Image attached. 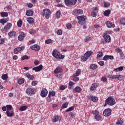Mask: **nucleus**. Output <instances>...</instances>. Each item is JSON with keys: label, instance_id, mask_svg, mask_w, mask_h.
Returning a JSON list of instances; mask_svg holds the SVG:
<instances>
[{"label": "nucleus", "instance_id": "f257e3e1", "mask_svg": "<svg viewBox=\"0 0 125 125\" xmlns=\"http://www.w3.org/2000/svg\"><path fill=\"white\" fill-rule=\"evenodd\" d=\"M77 18L78 20V23L79 25L83 26V29H86V26H85V24H86V22H85L86 16H78L77 17Z\"/></svg>", "mask_w": 125, "mask_h": 125}, {"label": "nucleus", "instance_id": "f03ea898", "mask_svg": "<svg viewBox=\"0 0 125 125\" xmlns=\"http://www.w3.org/2000/svg\"><path fill=\"white\" fill-rule=\"evenodd\" d=\"M52 55L57 59H63V58H65V56L61 55V54H60V53L56 49H54L53 51L52 52Z\"/></svg>", "mask_w": 125, "mask_h": 125}, {"label": "nucleus", "instance_id": "7ed1b4c3", "mask_svg": "<svg viewBox=\"0 0 125 125\" xmlns=\"http://www.w3.org/2000/svg\"><path fill=\"white\" fill-rule=\"evenodd\" d=\"M51 14V11L48 9H45L43 10L42 15L45 16L46 19H49L50 15Z\"/></svg>", "mask_w": 125, "mask_h": 125}, {"label": "nucleus", "instance_id": "20e7f679", "mask_svg": "<svg viewBox=\"0 0 125 125\" xmlns=\"http://www.w3.org/2000/svg\"><path fill=\"white\" fill-rule=\"evenodd\" d=\"M106 103H107L109 106H114V104H116V101L114 98L109 97L106 100Z\"/></svg>", "mask_w": 125, "mask_h": 125}, {"label": "nucleus", "instance_id": "39448f33", "mask_svg": "<svg viewBox=\"0 0 125 125\" xmlns=\"http://www.w3.org/2000/svg\"><path fill=\"white\" fill-rule=\"evenodd\" d=\"M26 93L30 96L33 95V94H35V89L33 88H29L26 89Z\"/></svg>", "mask_w": 125, "mask_h": 125}, {"label": "nucleus", "instance_id": "423d86ee", "mask_svg": "<svg viewBox=\"0 0 125 125\" xmlns=\"http://www.w3.org/2000/svg\"><path fill=\"white\" fill-rule=\"evenodd\" d=\"M111 114H112V110L109 108L105 109L103 112V115L104 116H105V117L111 116Z\"/></svg>", "mask_w": 125, "mask_h": 125}, {"label": "nucleus", "instance_id": "0eeeda50", "mask_svg": "<svg viewBox=\"0 0 125 125\" xmlns=\"http://www.w3.org/2000/svg\"><path fill=\"white\" fill-rule=\"evenodd\" d=\"M48 93V91H47V90L45 88H43L41 91V96H42V97H46Z\"/></svg>", "mask_w": 125, "mask_h": 125}, {"label": "nucleus", "instance_id": "6e6552de", "mask_svg": "<svg viewBox=\"0 0 125 125\" xmlns=\"http://www.w3.org/2000/svg\"><path fill=\"white\" fill-rule=\"evenodd\" d=\"M12 27V24L10 23H7V25L5 26L4 29H1L2 32L5 31L6 32H8V30L10 29V28Z\"/></svg>", "mask_w": 125, "mask_h": 125}, {"label": "nucleus", "instance_id": "1a4fd4ad", "mask_svg": "<svg viewBox=\"0 0 125 125\" xmlns=\"http://www.w3.org/2000/svg\"><path fill=\"white\" fill-rule=\"evenodd\" d=\"M25 37H26V34H24V32H21L18 37V40L21 42V41H23V40H24V38H25Z\"/></svg>", "mask_w": 125, "mask_h": 125}, {"label": "nucleus", "instance_id": "9d476101", "mask_svg": "<svg viewBox=\"0 0 125 125\" xmlns=\"http://www.w3.org/2000/svg\"><path fill=\"white\" fill-rule=\"evenodd\" d=\"M42 69H43V66L42 65H40L39 66L33 68L32 70L35 71V72H40V71H42Z\"/></svg>", "mask_w": 125, "mask_h": 125}, {"label": "nucleus", "instance_id": "9b49d317", "mask_svg": "<svg viewBox=\"0 0 125 125\" xmlns=\"http://www.w3.org/2000/svg\"><path fill=\"white\" fill-rule=\"evenodd\" d=\"M108 59H110L111 60H113V59H114V56L112 55H106L103 58V60H104L105 61L108 60Z\"/></svg>", "mask_w": 125, "mask_h": 125}, {"label": "nucleus", "instance_id": "f8f14e48", "mask_svg": "<svg viewBox=\"0 0 125 125\" xmlns=\"http://www.w3.org/2000/svg\"><path fill=\"white\" fill-rule=\"evenodd\" d=\"M103 38L105 39L106 42H111V37L109 35H104Z\"/></svg>", "mask_w": 125, "mask_h": 125}, {"label": "nucleus", "instance_id": "ddd939ff", "mask_svg": "<svg viewBox=\"0 0 125 125\" xmlns=\"http://www.w3.org/2000/svg\"><path fill=\"white\" fill-rule=\"evenodd\" d=\"M31 49L35 50V51H39L40 50V46L38 45H34L30 46Z\"/></svg>", "mask_w": 125, "mask_h": 125}, {"label": "nucleus", "instance_id": "4468645a", "mask_svg": "<svg viewBox=\"0 0 125 125\" xmlns=\"http://www.w3.org/2000/svg\"><path fill=\"white\" fill-rule=\"evenodd\" d=\"M27 21H28V23H29V24H30V25H33V24L35 23V20L32 17L27 18Z\"/></svg>", "mask_w": 125, "mask_h": 125}, {"label": "nucleus", "instance_id": "2eb2a0df", "mask_svg": "<svg viewBox=\"0 0 125 125\" xmlns=\"http://www.w3.org/2000/svg\"><path fill=\"white\" fill-rule=\"evenodd\" d=\"M62 72L63 69L60 67H57L56 69L54 71V73L55 74H58L59 73H62Z\"/></svg>", "mask_w": 125, "mask_h": 125}, {"label": "nucleus", "instance_id": "dca6fc26", "mask_svg": "<svg viewBox=\"0 0 125 125\" xmlns=\"http://www.w3.org/2000/svg\"><path fill=\"white\" fill-rule=\"evenodd\" d=\"M6 114L7 117H13L14 115V112H13V110H7Z\"/></svg>", "mask_w": 125, "mask_h": 125}, {"label": "nucleus", "instance_id": "f3484780", "mask_svg": "<svg viewBox=\"0 0 125 125\" xmlns=\"http://www.w3.org/2000/svg\"><path fill=\"white\" fill-rule=\"evenodd\" d=\"M8 36L10 38H13V37L16 36V32L14 31H10L8 33Z\"/></svg>", "mask_w": 125, "mask_h": 125}, {"label": "nucleus", "instance_id": "a211bd4d", "mask_svg": "<svg viewBox=\"0 0 125 125\" xmlns=\"http://www.w3.org/2000/svg\"><path fill=\"white\" fill-rule=\"evenodd\" d=\"M106 26L108 28H115V24H113L111 21H107L106 23Z\"/></svg>", "mask_w": 125, "mask_h": 125}, {"label": "nucleus", "instance_id": "6ab92c4d", "mask_svg": "<svg viewBox=\"0 0 125 125\" xmlns=\"http://www.w3.org/2000/svg\"><path fill=\"white\" fill-rule=\"evenodd\" d=\"M25 77L28 78V79L29 80H34V75H31L29 73H26V74H25Z\"/></svg>", "mask_w": 125, "mask_h": 125}, {"label": "nucleus", "instance_id": "aec40b11", "mask_svg": "<svg viewBox=\"0 0 125 125\" xmlns=\"http://www.w3.org/2000/svg\"><path fill=\"white\" fill-rule=\"evenodd\" d=\"M24 83H25V79L23 78L20 79L18 81V83L19 84H23Z\"/></svg>", "mask_w": 125, "mask_h": 125}, {"label": "nucleus", "instance_id": "412c9836", "mask_svg": "<svg viewBox=\"0 0 125 125\" xmlns=\"http://www.w3.org/2000/svg\"><path fill=\"white\" fill-rule=\"evenodd\" d=\"M34 13V12L32 10H27L26 13L27 16H32Z\"/></svg>", "mask_w": 125, "mask_h": 125}, {"label": "nucleus", "instance_id": "4be33fe9", "mask_svg": "<svg viewBox=\"0 0 125 125\" xmlns=\"http://www.w3.org/2000/svg\"><path fill=\"white\" fill-rule=\"evenodd\" d=\"M110 14H111V10L110 9L106 10L104 13L105 16H109V15H110Z\"/></svg>", "mask_w": 125, "mask_h": 125}, {"label": "nucleus", "instance_id": "5701e85b", "mask_svg": "<svg viewBox=\"0 0 125 125\" xmlns=\"http://www.w3.org/2000/svg\"><path fill=\"white\" fill-rule=\"evenodd\" d=\"M92 53H93L92 51H88L84 54V56H86L88 58V57H89V56H90Z\"/></svg>", "mask_w": 125, "mask_h": 125}, {"label": "nucleus", "instance_id": "b1692460", "mask_svg": "<svg viewBox=\"0 0 125 125\" xmlns=\"http://www.w3.org/2000/svg\"><path fill=\"white\" fill-rule=\"evenodd\" d=\"M103 56V53H102V52H99L97 55V59H100L101 57Z\"/></svg>", "mask_w": 125, "mask_h": 125}, {"label": "nucleus", "instance_id": "393cba45", "mask_svg": "<svg viewBox=\"0 0 125 125\" xmlns=\"http://www.w3.org/2000/svg\"><path fill=\"white\" fill-rule=\"evenodd\" d=\"M27 109H28V107H27V106L26 105H24L20 107L19 110L20 111H25V110H27Z\"/></svg>", "mask_w": 125, "mask_h": 125}, {"label": "nucleus", "instance_id": "a878e982", "mask_svg": "<svg viewBox=\"0 0 125 125\" xmlns=\"http://www.w3.org/2000/svg\"><path fill=\"white\" fill-rule=\"evenodd\" d=\"M94 118L96 121H100V120L102 119L101 116H100L99 114L95 115Z\"/></svg>", "mask_w": 125, "mask_h": 125}, {"label": "nucleus", "instance_id": "bb28decb", "mask_svg": "<svg viewBox=\"0 0 125 125\" xmlns=\"http://www.w3.org/2000/svg\"><path fill=\"white\" fill-rule=\"evenodd\" d=\"M90 68L91 70H95L96 69H97L98 66L97 65L93 64L90 65Z\"/></svg>", "mask_w": 125, "mask_h": 125}, {"label": "nucleus", "instance_id": "cd10ccee", "mask_svg": "<svg viewBox=\"0 0 125 125\" xmlns=\"http://www.w3.org/2000/svg\"><path fill=\"white\" fill-rule=\"evenodd\" d=\"M17 25L19 28H21L22 27V20H19V21L17 22Z\"/></svg>", "mask_w": 125, "mask_h": 125}, {"label": "nucleus", "instance_id": "c85d7f7f", "mask_svg": "<svg viewBox=\"0 0 125 125\" xmlns=\"http://www.w3.org/2000/svg\"><path fill=\"white\" fill-rule=\"evenodd\" d=\"M69 104L68 102H65L64 103L62 106V109H66V108H67V107H68V105Z\"/></svg>", "mask_w": 125, "mask_h": 125}, {"label": "nucleus", "instance_id": "c756f323", "mask_svg": "<svg viewBox=\"0 0 125 125\" xmlns=\"http://www.w3.org/2000/svg\"><path fill=\"white\" fill-rule=\"evenodd\" d=\"M91 99L92 101H93L94 102H96L98 100V98L97 97L92 96H91Z\"/></svg>", "mask_w": 125, "mask_h": 125}, {"label": "nucleus", "instance_id": "7c9ffc66", "mask_svg": "<svg viewBox=\"0 0 125 125\" xmlns=\"http://www.w3.org/2000/svg\"><path fill=\"white\" fill-rule=\"evenodd\" d=\"M72 81H74V82H78L79 80H80V78L79 77H77L76 75H74L73 78H72Z\"/></svg>", "mask_w": 125, "mask_h": 125}, {"label": "nucleus", "instance_id": "2f4dec72", "mask_svg": "<svg viewBox=\"0 0 125 125\" xmlns=\"http://www.w3.org/2000/svg\"><path fill=\"white\" fill-rule=\"evenodd\" d=\"M74 90L75 91H76V92L79 93L82 91V89L81 88V87L77 86L75 88Z\"/></svg>", "mask_w": 125, "mask_h": 125}, {"label": "nucleus", "instance_id": "473e14b6", "mask_svg": "<svg viewBox=\"0 0 125 125\" xmlns=\"http://www.w3.org/2000/svg\"><path fill=\"white\" fill-rule=\"evenodd\" d=\"M75 13L77 14H83V10L81 9H77L75 10Z\"/></svg>", "mask_w": 125, "mask_h": 125}, {"label": "nucleus", "instance_id": "72a5a7b5", "mask_svg": "<svg viewBox=\"0 0 125 125\" xmlns=\"http://www.w3.org/2000/svg\"><path fill=\"white\" fill-rule=\"evenodd\" d=\"M1 15L2 17H7L8 16V13L7 12H2Z\"/></svg>", "mask_w": 125, "mask_h": 125}, {"label": "nucleus", "instance_id": "f704fd0d", "mask_svg": "<svg viewBox=\"0 0 125 125\" xmlns=\"http://www.w3.org/2000/svg\"><path fill=\"white\" fill-rule=\"evenodd\" d=\"M64 2L66 5H72V4L71 3V0H65Z\"/></svg>", "mask_w": 125, "mask_h": 125}, {"label": "nucleus", "instance_id": "c9c22d12", "mask_svg": "<svg viewBox=\"0 0 125 125\" xmlns=\"http://www.w3.org/2000/svg\"><path fill=\"white\" fill-rule=\"evenodd\" d=\"M59 120V118L58 117V116H55L53 119V123H56V122H58Z\"/></svg>", "mask_w": 125, "mask_h": 125}, {"label": "nucleus", "instance_id": "e433bc0d", "mask_svg": "<svg viewBox=\"0 0 125 125\" xmlns=\"http://www.w3.org/2000/svg\"><path fill=\"white\" fill-rule=\"evenodd\" d=\"M123 70H124V67H123V66H121L118 67V68L115 69L114 71H115V72H119V71L121 72L123 71Z\"/></svg>", "mask_w": 125, "mask_h": 125}, {"label": "nucleus", "instance_id": "4c0bfd02", "mask_svg": "<svg viewBox=\"0 0 125 125\" xmlns=\"http://www.w3.org/2000/svg\"><path fill=\"white\" fill-rule=\"evenodd\" d=\"M97 87V84H93L91 85L90 90H94V89H96Z\"/></svg>", "mask_w": 125, "mask_h": 125}, {"label": "nucleus", "instance_id": "58836bf2", "mask_svg": "<svg viewBox=\"0 0 125 125\" xmlns=\"http://www.w3.org/2000/svg\"><path fill=\"white\" fill-rule=\"evenodd\" d=\"M7 22V21H6V20L4 19H1V20L0 21V23L2 24L3 26H4V24Z\"/></svg>", "mask_w": 125, "mask_h": 125}, {"label": "nucleus", "instance_id": "ea45409f", "mask_svg": "<svg viewBox=\"0 0 125 125\" xmlns=\"http://www.w3.org/2000/svg\"><path fill=\"white\" fill-rule=\"evenodd\" d=\"M7 111H12L13 110V108H12V106L11 105H6Z\"/></svg>", "mask_w": 125, "mask_h": 125}, {"label": "nucleus", "instance_id": "a19ab883", "mask_svg": "<svg viewBox=\"0 0 125 125\" xmlns=\"http://www.w3.org/2000/svg\"><path fill=\"white\" fill-rule=\"evenodd\" d=\"M51 42H52V40L51 39H47L45 41V43H46V44H49L51 43Z\"/></svg>", "mask_w": 125, "mask_h": 125}, {"label": "nucleus", "instance_id": "79ce46f5", "mask_svg": "<svg viewBox=\"0 0 125 125\" xmlns=\"http://www.w3.org/2000/svg\"><path fill=\"white\" fill-rule=\"evenodd\" d=\"M116 80H118L119 81H122L123 80V77L121 75H116Z\"/></svg>", "mask_w": 125, "mask_h": 125}, {"label": "nucleus", "instance_id": "37998d69", "mask_svg": "<svg viewBox=\"0 0 125 125\" xmlns=\"http://www.w3.org/2000/svg\"><path fill=\"white\" fill-rule=\"evenodd\" d=\"M120 24L125 25V18H123L120 20Z\"/></svg>", "mask_w": 125, "mask_h": 125}, {"label": "nucleus", "instance_id": "c03bdc74", "mask_svg": "<svg viewBox=\"0 0 125 125\" xmlns=\"http://www.w3.org/2000/svg\"><path fill=\"white\" fill-rule=\"evenodd\" d=\"M60 15H61L60 11H58L56 13V17L57 19L60 18Z\"/></svg>", "mask_w": 125, "mask_h": 125}, {"label": "nucleus", "instance_id": "a18cd8bd", "mask_svg": "<svg viewBox=\"0 0 125 125\" xmlns=\"http://www.w3.org/2000/svg\"><path fill=\"white\" fill-rule=\"evenodd\" d=\"M2 79L3 80H5L6 81V80H7V79H8V76H7V74H3L2 76Z\"/></svg>", "mask_w": 125, "mask_h": 125}, {"label": "nucleus", "instance_id": "49530a36", "mask_svg": "<svg viewBox=\"0 0 125 125\" xmlns=\"http://www.w3.org/2000/svg\"><path fill=\"white\" fill-rule=\"evenodd\" d=\"M98 64H99L100 65V66H104V65H105V62H104V61H100Z\"/></svg>", "mask_w": 125, "mask_h": 125}, {"label": "nucleus", "instance_id": "de8ad7c7", "mask_svg": "<svg viewBox=\"0 0 125 125\" xmlns=\"http://www.w3.org/2000/svg\"><path fill=\"white\" fill-rule=\"evenodd\" d=\"M55 96V92L52 91V92H49V97H50L51 96Z\"/></svg>", "mask_w": 125, "mask_h": 125}, {"label": "nucleus", "instance_id": "09e8293b", "mask_svg": "<svg viewBox=\"0 0 125 125\" xmlns=\"http://www.w3.org/2000/svg\"><path fill=\"white\" fill-rule=\"evenodd\" d=\"M82 61H86L88 58L86 56H83L81 58Z\"/></svg>", "mask_w": 125, "mask_h": 125}, {"label": "nucleus", "instance_id": "8fccbe9b", "mask_svg": "<svg viewBox=\"0 0 125 125\" xmlns=\"http://www.w3.org/2000/svg\"><path fill=\"white\" fill-rule=\"evenodd\" d=\"M75 109V107L74 106H71L69 107L68 109L66 110V112H71V111H73Z\"/></svg>", "mask_w": 125, "mask_h": 125}, {"label": "nucleus", "instance_id": "3c124183", "mask_svg": "<svg viewBox=\"0 0 125 125\" xmlns=\"http://www.w3.org/2000/svg\"><path fill=\"white\" fill-rule=\"evenodd\" d=\"M77 0H71V5H75L77 3Z\"/></svg>", "mask_w": 125, "mask_h": 125}, {"label": "nucleus", "instance_id": "603ef678", "mask_svg": "<svg viewBox=\"0 0 125 125\" xmlns=\"http://www.w3.org/2000/svg\"><path fill=\"white\" fill-rule=\"evenodd\" d=\"M91 40V37L88 36L85 39L84 41L85 42H89V41H90Z\"/></svg>", "mask_w": 125, "mask_h": 125}, {"label": "nucleus", "instance_id": "864d4df0", "mask_svg": "<svg viewBox=\"0 0 125 125\" xmlns=\"http://www.w3.org/2000/svg\"><path fill=\"white\" fill-rule=\"evenodd\" d=\"M17 48L19 51H21V50H24V49H25V47L24 46L18 47Z\"/></svg>", "mask_w": 125, "mask_h": 125}, {"label": "nucleus", "instance_id": "5fc2aeb1", "mask_svg": "<svg viewBox=\"0 0 125 125\" xmlns=\"http://www.w3.org/2000/svg\"><path fill=\"white\" fill-rule=\"evenodd\" d=\"M75 84V83L72 81H70L69 83V86L68 87L69 88H71V86H73Z\"/></svg>", "mask_w": 125, "mask_h": 125}, {"label": "nucleus", "instance_id": "6e6d98bb", "mask_svg": "<svg viewBox=\"0 0 125 125\" xmlns=\"http://www.w3.org/2000/svg\"><path fill=\"white\" fill-rule=\"evenodd\" d=\"M32 85H33V86H35V85H37V84H38V81H33L32 82Z\"/></svg>", "mask_w": 125, "mask_h": 125}, {"label": "nucleus", "instance_id": "4d7b16f0", "mask_svg": "<svg viewBox=\"0 0 125 125\" xmlns=\"http://www.w3.org/2000/svg\"><path fill=\"white\" fill-rule=\"evenodd\" d=\"M60 90H64L66 89V86L64 85H61L59 87Z\"/></svg>", "mask_w": 125, "mask_h": 125}, {"label": "nucleus", "instance_id": "13d9d810", "mask_svg": "<svg viewBox=\"0 0 125 125\" xmlns=\"http://www.w3.org/2000/svg\"><path fill=\"white\" fill-rule=\"evenodd\" d=\"M92 114H93V115H99V112L98 111V110H94V111H93L92 112Z\"/></svg>", "mask_w": 125, "mask_h": 125}, {"label": "nucleus", "instance_id": "bf43d9fd", "mask_svg": "<svg viewBox=\"0 0 125 125\" xmlns=\"http://www.w3.org/2000/svg\"><path fill=\"white\" fill-rule=\"evenodd\" d=\"M29 59V56L27 55H24L22 57V60H28Z\"/></svg>", "mask_w": 125, "mask_h": 125}, {"label": "nucleus", "instance_id": "052dcab7", "mask_svg": "<svg viewBox=\"0 0 125 125\" xmlns=\"http://www.w3.org/2000/svg\"><path fill=\"white\" fill-rule=\"evenodd\" d=\"M80 74H81V69H78V71H77L75 73V76H80Z\"/></svg>", "mask_w": 125, "mask_h": 125}, {"label": "nucleus", "instance_id": "680f3d73", "mask_svg": "<svg viewBox=\"0 0 125 125\" xmlns=\"http://www.w3.org/2000/svg\"><path fill=\"white\" fill-rule=\"evenodd\" d=\"M101 81H102L103 82H106L107 81V78H106V77H103L101 78Z\"/></svg>", "mask_w": 125, "mask_h": 125}, {"label": "nucleus", "instance_id": "e2e57ef3", "mask_svg": "<svg viewBox=\"0 0 125 125\" xmlns=\"http://www.w3.org/2000/svg\"><path fill=\"white\" fill-rule=\"evenodd\" d=\"M115 50H116V52H118V53H119V54H121L122 52H122V49H121L120 48H116Z\"/></svg>", "mask_w": 125, "mask_h": 125}, {"label": "nucleus", "instance_id": "0e129e2a", "mask_svg": "<svg viewBox=\"0 0 125 125\" xmlns=\"http://www.w3.org/2000/svg\"><path fill=\"white\" fill-rule=\"evenodd\" d=\"M39 64H40V61L36 60L34 61V65H35V66H38V65H39Z\"/></svg>", "mask_w": 125, "mask_h": 125}, {"label": "nucleus", "instance_id": "69168bd1", "mask_svg": "<svg viewBox=\"0 0 125 125\" xmlns=\"http://www.w3.org/2000/svg\"><path fill=\"white\" fill-rule=\"evenodd\" d=\"M19 50H18L17 48H15L14 49V52L15 54H18Z\"/></svg>", "mask_w": 125, "mask_h": 125}, {"label": "nucleus", "instance_id": "338daca9", "mask_svg": "<svg viewBox=\"0 0 125 125\" xmlns=\"http://www.w3.org/2000/svg\"><path fill=\"white\" fill-rule=\"evenodd\" d=\"M57 34L58 35H62V34H63V31H62V30H59L57 31Z\"/></svg>", "mask_w": 125, "mask_h": 125}, {"label": "nucleus", "instance_id": "774afa93", "mask_svg": "<svg viewBox=\"0 0 125 125\" xmlns=\"http://www.w3.org/2000/svg\"><path fill=\"white\" fill-rule=\"evenodd\" d=\"M4 43V39H0V44H3Z\"/></svg>", "mask_w": 125, "mask_h": 125}]
</instances>
